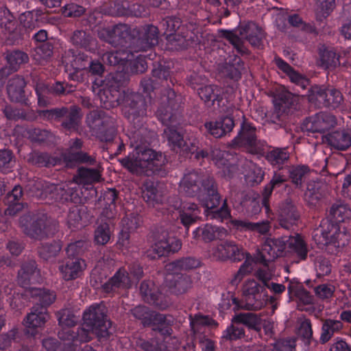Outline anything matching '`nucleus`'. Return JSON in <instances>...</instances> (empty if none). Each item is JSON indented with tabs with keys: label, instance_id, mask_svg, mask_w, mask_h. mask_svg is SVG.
Masks as SVG:
<instances>
[{
	"label": "nucleus",
	"instance_id": "1",
	"mask_svg": "<svg viewBox=\"0 0 351 351\" xmlns=\"http://www.w3.org/2000/svg\"><path fill=\"white\" fill-rule=\"evenodd\" d=\"M180 188L187 197H197L204 207L209 208L219 206L221 195L213 176H202L196 170H186L180 182Z\"/></svg>",
	"mask_w": 351,
	"mask_h": 351
},
{
	"label": "nucleus",
	"instance_id": "2",
	"mask_svg": "<svg viewBox=\"0 0 351 351\" xmlns=\"http://www.w3.org/2000/svg\"><path fill=\"white\" fill-rule=\"evenodd\" d=\"M19 223L26 236L37 241L52 237L59 230L58 222L46 213H38L32 217L24 215L20 217Z\"/></svg>",
	"mask_w": 351,
	"mask_h": 351
},
{
	"label": "nucleus",
	"instance_id": "3",
	"mask_svg": "<svg viewBox=\"0 0 351 351\" xmlns=\"http://www.w3.org/2000/svg\"><path fill=\"white\" fill-rule=\"evenodd\" d=\"M119 161L130 172L140 175L148 170L154 171L160 169L165 164V156L162 153L156 152L154 149L146 147L133 152L132 155Z\"/></svg>",
	"mask_w": 351,
	"mask_h": 351
},
{
	"label": "nucleus",
	"instance_id": "4",
	"mask_svg": "<svg viewBox=\"0 0 351 351\" xmlns=\"http://www.w3.org/2000/svg\"><path fill=\"white\" fill-rule=\"evenodd\" d=\"M124 117L134 128H141L147 115V102L145 97L138 92L123 91L121 97Z\"/></svg>",
	"mask_w": 351,
	"mask_h": 351
},
{
	"label": "nucleus",
	"instance_id": "5",
	"mask_svg": "<svg viewBox=\"0 0 351 351\" xmlns=\"http://www.w3.org/2000/svg\"><path fill=\"white\" fill-rule=\"evenodd\" d=\"M38 114L45 121L60 123L67 131L77 130L82 118V109L77 105L38 110Z\"/></svg>",
	"mask_w": 351,
	"mask_h": 351
},
{
	"label": "nucleus",
	"instance_id": "6",
	"mask_svg": "<svg viewBox=\"0 0 351 351\" xmlns=\"http://www.w3.org/2000/svg\"><path fill=\"white\" fill-rule=\"evenodd\" d=\"M84 326L90 328L99 341L108 340L114 330L108 318L107 309L102 303L90 306L83 313Z\"/></svg>",
	"mask_w": 351,
	"mask_h": 351
},
{
	"label": "nucleus",
	"instance_id": "7",
	"mask_svg": "<svg viewBox=\"0 0 351 351\" xmlns=\"http://www.w3.org/2000/svg\"><path fill=\"white\" fill-rule=\"evenodd\" d=\"M154 244L145 252L146 256L151 260L169 256L181 249L180 240L171 235L167 230L162 228H158L154 232Z\"/></svg>",
	"mask_w": 351,
	"mask_h": 351
},
{
	"label": "nucleus",
	"instance_id": "8",
	"mask_svg": "<svg viewBox=\"0 0 351 351\" xmlns=\"http://www.w3.org/2000/svg\"><path fill=\"white\" fill-rule=\"evenodd\" d=\"M218 248L223 256L233 262H239L246 258L245 262L234 274V278L231 281L232 285H237L240 282L245 276L252 271V263L254 260L251 259L250 254L245 253L243 250L239 247L234 242L225 241L219 245Z\"/></svg>",
	"mask_w": 351,
	"mask_h": 351
},
{
	"label": "nucleus",
	"instance_id": "9",
	"mask_svg": "<svg viewBox=\"0 0 351 351\" xmlns=\"http://www.w3.org/2000/svg\"><path fill=\"white\" fill-rule=\"evenodd\" d=\"M156 115L165 127L163 135L169 145L178 148L184 145L182 128L178 126V114L167 112L162 108L156 110Z\"/></svg>",
	"mask_w": 351,
	"mask_h": 351
},
{
	"label": "nucleus",
	"instance_id": "10",
	"mask_svg": "<svg viewBox=\"0 0 351 351\" xmlns=\"http://www.w3.org/2000/svg\"><path fill=\"white\" fill-rule=\"evenodd\" d=\"M307 95L310 102L321 106L335 109L343 101L342 93L334 88H322L318 86H311Z\"/></svg>",
	"mask_w": 351,
	"mask_h": 351
},
{
	"label": "nucleus",
	"instance_id": "11",
	"mask_svg": "<svg viewBox=\"0 0 351 351\" xmlns=\"http://www.w3.org/2000/svg\"><path fill=\"white\" fill-rule=\"evenodd\" d=\"M337 124L334 115L320 112L315 115L306 117L301 124V130L311 133H324Z\"/></svg>",
	"mask_w": 351,
	"mask_h": 351
},
{
	"label": "nucleus",
	"instance_id": "12",
	"mask_svg": "<svg viewBox=\"0 0 351 351\" xmlns=\"http://www.w3.org/2000/svg\"><path fill=\"white\" fill-rule=\"evenodd\" d=\"M129 313L140 322L145 328H152L167 323V315L151 309L145 305H137L131 308Z\"/></svg>",
	"mask_w": 351,
	"mask_h": 351
},
{
	"label": "nucleus",
	"instance_id": "13",
	"mask_svg": "<svg viewBox=\"0 0 351 351\" xmlns=\"http://www.w3.org/2000/svg\"><path fill=\"white\" fill-rule=\"evenodd\" d=\"M246 301V308H260L267 301V295L264 285L254 280L249 281L243 291Z\"/></svg>",
	"mask_w": 351,
	"mask_h": 351
},
{
	"label": "nucleus",
	"instance_id": "14",
	"mask_svg": "<svg viewBox=\"0 0 351 351\" xmlns=\"http://www.w3.org/2000/svg\"><path fill=\"white\" fill-rule=\"evenodd\" d=\"M292 104L293 98L289 93L278 95L274 99V110L271 117V121L284 128Z\"/></svg>",
	"mask_w": 351,
	"mask_h": 351
},
{
	"label": "nucleus",
	"instance_id": "15",
	"mask_svg": "<svg viewBox=\"0 0 351 351\" xmlns=\"http://www.w3.org/2000/svg\"><path fill=\"white\" fill-rule=\"evenodd\" d=\"M278 213L279 224L287 230L295 226L300 217L296 206L291 199H286L281 203Z\"/></svg>",
	"mask_w": 351,
	"mask_h": 351
},
{
	"label": "nucleus",
	"instance_id": "16",
	"mask_svg": "<svg viewBox=\"0 0 351 351\" xmlns=\"http://www.w3.org/2000/svg\"><path fill=\"white\" fill-rule=\"evenodd\" d=\"M27 82L23 77L15 75L8 80L7 93L11 101L28 106V97L25 88Z\"/></svg>",
	"mask_w": 351,
	"mask_h": 351
},
{
	"label": "nucleus",
	"instance_id": "17",
	"mask_svg": "<svg viewBox=\"0 0 351 351\" xmlns=\"http://www.w3.org/2000/svg\"><path fill=\"white\" fill-rule=\"evenodd\" d=\"M318 228L322 232V234L332 240L334 247H342L346 245L347 240L343 239L346 234L340 231L339 223H336L328 217L322 220Z\"/></svg>",
	"mask_w": 351,
	"mask_h": 351
},
{
	"label": "nucleus",
	"instance_id": "18",
	"mask_svg": "<svg viewBox=\"0 0 351 351\" xmlns=\"http://www.w3.org/2000/svg\"><path fill=\"white\" fill-rule=\"evenodd\" d=\"M241 38L247 40L254 47H260L262 45L263 32L262 29L253 21H244L237 27Z\"/></svg>",
	"mask_w": 351,
	"mask_h": 351
},
{
	"label": "nucleus",
	"instance_id": "19",
	"mask_svg": "<svg viewBox=\"0 0 351 351\" xmlns=\"http://www.w3.org/2000/svg\"><path fill=\"white\" fill-rule=\"evenodd\" d=\"M161 104L157 110L164 108L166 111L177 114V111L180 108L182 98L181 95L177 93L172 85L162 87L161 91Z\"/></svg>",
	"mask_w": 351,
	"mask_h": 351
},
{
	"label": "nucleus",
	"instance_id": "20",
	"mask_svg": "<svg viewBox=\"0 0 351 351\" xmlns=\"http://www.w3.org/2000/svg\"><path fill=\"white\" fill-rule=\"evenodd\" d=\"M204 126L209 134L215 138H221L232 130L234 121L231 116H222L215 121L206 122Z\"/></svg>",
	"mask_w": 351,
	"mask_h": 351
},
{
	"label": "nucleus",
	"instance_id": "21",
	"mask_svg": "<svg viewBox=\"0 0 351 351\" xmlns=\"http://www.w3.org/2000/svg\"><path fill=\"white\" fill-rule=\"evenodd\" d=\"M49 317L47 309L35 304L31 308L30 312L26 315L23 321L25 322V326L28 328L34 329L38 335L39 334L38 328H43Z\"/></svg>",
	"mask_w": 351,
	"mask_h": 351
},
{
	"label": "nucleus",
	"instance_id": "22",
	"mask_svg": "<svg viewBox=\"0 0 351 351\" xmlns=\"http://www.w3.org/2000/svg\"><path fill=\"white\" fill-rule=\"evenodd\" d=\"M23 195V189L20 185L15 186L11 191L8 193L4 199L5 204L8 206L4 211L5 215L14 216L22 211L25 206H27L26 203L21 201Z\"/></svg>",
	"mask_w": 351,
	"mask_h": 351
},
{
	"label": "nucleus",
	"instance_id": "23",
	"mask_svg": "<svg viewBox=\"0 0 351 351\" xmlns=\"http://www.w3.org/2000/svg\"><path fill=\"white\" fill-rule=\"evenodd\" d=\"M139 289L142 298L145 302L162 310L165 309L168 306L167 303L163 301L162 294L154 288L152 282L143 281Z\"/></svg>",
	"mask_w": 351,
	"mask_h": 351
},
{
	"label": "nucleus",
	"instance_id": "24",
	"mask_svg": "<svg viewBox=\"0 0 351 351\" xmlns=\"http://www.w3.org/2000/svg\"><path fill=\"white\" fill-rule=\"evenodd\" d=\"M159 32L156 26L152 24L143 26L139 30L137 45L140 50L146 51L158 43Z\"/></svg>",
	"mask_w": 351,
	"mask_h": 351
},
{
	"label": "nucleus",
	"instance_id": "25",
	"mask_svg": "<svg viewBox=\"0 0 351 351\" xmlns=\"http://www.w3.org/2000/svg\"><path fill=\"white\" fill-rule=\"evenodd\" d=\"M328 193V185L326 182L318 180L308 183L305 198L311 206H316L322 199L326 197Z\"/></svg>",
	"mask_w": 351,
	"mask_h": 351
},
{
	"label": "nucleus",
	"instance_id": "26",
	"mask_svg": "<svg viewBox=\"0 0 351 351\" xmlns=\"http://www.w3.org/2000/svg\"><path fill=\"white\" fill-rule=\"evenodd\" d=\"M131 281L128 273L122 269H119L108 282L102 285L104 291L106 293H114L119 289L130 288Z\"/></svg>",
	"mask_w": 351,
	"mask_h": 351
},
{
	"label": "nucleus",
	"instance_id": "27",
	"mask_svg": "<svg viewBox=\"0 0 351 351\" xmlns=\"http://www.w3.org/2000/svg\"><path fill=\"white\" fill-rule=\"evenodd\" d=\"M101 174L97 169L81 167L77 169V174L73 176V180L77 184H86L88 186L86 189H90V195L93 196L97 194V191L92 184L99 182Z\"/></svg>",
	"mask_w": 351,
	"mask_h": 351
},
{
	"label": "nucleus",
	"instance_id": "28",
	"mask_svg": "<svg viewBox=\"0 0 351 351\" xmlns=\"http://www.w3.org/2000/svg\"><path fill=\"white\" fill-rule=\"evenodd\" d=\"M169 292L176 295L186 293L193 286L191 277L185 274H179L166 281Z\"/></svg>",
	"mask_w": 351,
	"mask_h": 351
},
{
	"label": "nucleus",
	"instance_id": "29",
	"mask_svg": "<svg viewBox=\"0 0 351 351\" xmlns=\"http://www.w3.org/2000/svg\"><path fill=\"white\" fill-rule=\"evenodd\" d=\"M60 158L65 164V167L71 169L80 164L94 165L97 162L95 157L82 150L75 152H63Z\"/></svg>",
	"mask_w": 351,
	"mask_h": 351
},
{
	"label": "nucleus",
	"instance_id": "30",
	"mask_svg": "<svg viewBox=\"0 0 351 351\" xmlns=\"http://www.w3.org/2000/svg\"><path fill=\"white\" fill-rule=\"evenodd\" d=\"M152 71V77L160 84L162 87L172 85L174 86L177 82L173 75L170 67L165 62H158L153 64Z\"/></svg>",
	"mask_w": 351,
	"mask_h": 351
},
{
	"label": "nucleus",
	"instance_id": "31",
	"mask_svg": "<svg viewBox=\"0 0 351 351\" xmlns=\"http://www.w3.org/2000/svg\"><path fill=\"white\" fill-rule=\"evenodd\" d=\"M82 261L78 257H66L62 265L59 266V269L65 280H71L77 278L80 273L82 271Z\"/></svg>",
	"mask_w": 351,
	"mask_h": 351
},
{
	"label": "nucleus",
	"instance_id": "32",
	"mask_svg": "<svg viewBox=\"0 0 351 351\" xmlns=\"http://www.w3.org/2000/svg\"><path fill=\"white\" fill-rule=\"evenodd\" d=\"M36 270L37 264L33 259L27 260L21 264V269L18 271L17 283L25 289V293L27 289L32 288L30 287L31 280Z\"/></svg>",
	"mask_w": 351,
	"mask_h": 351
},
{
	"label": "nucleus",
	"instance_id": "33",
	"mask_svg": "<svg viewBox=\"0 0 351 351\" xmlns=\"http://www.w3.org/2000/svg\"><path fill=\"white\" fill-rule=\"evenodd\" d=\"M285 236L278 239L268 238L263 245V250L272 261L287 254V244Z\"/></svg>",
	"mask_w": 351,
	"mask_h": 351
},
{
	"label": "nucleus",
	"instance_id": "34",
	"mask_svg": "<svg viewBox=\"0 0 351 351\" xmlns=\"http://www.w3.org/2000/svg\"><path fill=\"white\" fill-rule=\"evenodd\" d=\"M261 316L254 313H239L232 317V322L246 326L249 330L260 332L264 326Z\"/></svg>",
	"mask_w": 351,
	"mask_h": 351
},
{
	"label": "nucleus",
	"instance_id": "35",
	"mask_svg": "<svg viewBox=\"0 0 351 351\" xmlns=\"http://www.w3.org/2000/svg\"><path fill=\"white\" fill-rule=\"evenodd\" d=\"M285 241L287 244V252H295L302 259L305 260L307 257L308 249L302 237L293 232L290 235H285Z\"/></svg>",
	"mask_w": 351,
	"mask_h": 351
},
{
	"label": "nucleus",
	"instance_id": "36",
	"mask_svg": "<svg viewBox=\"0 0 351 351\" xmlns=\"http://www.w3.org/2000/svg\"><path fill=\"white\" fill-rule=\"evenodd\" d=\"M27 162L38 167L49 168L60 165L62 158L60 157L51 156L47 152L34 151L28 155Z\"/></svg>",
	"mask_w": 351,
	"mask_h": 351
},
{
	"label": "nucleus",
	"instance_id": "37",
	"mask_svg": "<svg viewBox=\"0 0 351 351\" xmlns=\"http://www.w3.org/2000/svg\"><path fill=\"white\" fill-rule=\"evenodd\" d=\"M62 248V243L60 240H52L41 243L37 247L38 256L44 261H53Z\"/></svg>",
	"mask_w": 351,
	"mask_h": 351
},
{
	"label": "nucleus",
	"instance_id": "38",
	"mask_svg": "<svg viewBox=\"0 0 351 351\" xmlns=\"http://www.w3.org/2000/svg\"><path fill=\"white\" fill-rule=\"evenodd\" d=\"M226 230L211 224H206L194 231L195 237L200 239L205 243L211 242L226 234Z\"/></svg>",
	"mask_w": 351,
	"mask_h": 351
},
{
	"label": "nucleus",
	"instance_id": "39",
	"mask_svg": "<svg viewBox=\"0 0 351 351\" xmlns=\"http://www.w3.org/2000/svg\"><path fill=\"white\" fill-rule=\"evenodd\" d=\"M130 35V28L125 24H118L108 31L107 42L113 47L123 46Z\"/></svg>",
	"mask_w": 351,
	"mask_h": 351
},
{
	"label": "nucleus",
	"instance_id": "40",
	"mask_svg": "<svg viewBox=\"0 0 351 351\" xmlns=\"http://www.w3.org/2000/svg\"><path fill=\"white\" fill-rule=\"evenodd\" d=\"M255 131V128L243 123L239 134L232 141V145L237 147L256 145Z\"/></svg>",
	"mask_w": 351,
	"mask_h": 351
},
{
	"label": "nucleus",
	"instance_id": "41",
	"mask_svg": "<svg viewBox=\"0 0 351 351\" xmlns=\"http://www.w3.org/2000/svg\"><path fill=\"white\" fill-rule=\"evenodd\" d=\"M37 332L34 329L28 328L26 326L23 328H13L6 334L2 336L3 346H10L12 341L21 342L25 338L36 337Z\"/></svg>",
	"mask_w": 351,
	"mask_h": 351
},
{
	"label": "nucleus",
	"instance_id": "42",
	"mask_svg": "<svg viewBox=\"0 0 351 351\" xmlns=\"http://www.w3.org/2000/svg\"><path fill=\"white\" fill-rule=\"evenodd\" d=\"M197 93L202 100L208 106H214L215 102L218 106L223 100L221 89L215 85H206L197 88Z\"/></svg>",
	"mask_w": 351,
	"mask_h": 351
},
{
	"label": "nucleus",
	"instance_id": "43",
	"mask_svg": "<svg viewBox=\"0 0 351 351\" xmlns=\"http://www.w3.org/2000/svg\"><path fill=\"white\" fill-rule=\"evenodd\" d=\"M244 69L243 61L240 57L235 56L223 65L221 72L227 77L234 81H238L241 79L242 71Z\"/></svg>",
	"mask_w": 351,
	"mask_h": 351
},
{
	"label": "nucleus",
	"instance_id": "44",
	"mask_svg": "<svg viewBox=\"0 0 351 351\" xmlns=\"http://www.w3.org/2000/svg\"><path fill=\"white\" fill-rule=\"evenodd\" d=\"M295 339L298 343L301 341L304 344L303 348L298 347V351H309L312 341L317 343V341L313 337L312 326L309 319H305L300 324L298 331V337Z\"/></svg>",
	"mask_w": 351,
	"mask_h": 351
},
{
	"label": "nucleus",
	"instance_id": "45",
	"mask_svg": "<svg viewBox=\"0 0 351 351\" xmlns=\"http://www.w3.org/2000/svg\"><path fill=\"white\" fill-rule=\"evenodd\" d=\"M329 145L334 149L345 151L351 146V133L346 130H337L328 137Z\"/></svg>",
	"mask_w": 351,
	"mask_h": 351
},
{
	"label": "nucleus",
	"instance_id": "46",
	"mask_svg": "<svg viewBox=\"0 0 351 351\" xmlns=\"http://www.w3.org/2000/svg\"><path fill=\"white\" fill-rule=\"evenodd\" d=\"M71 41L77 48L91 51L95 49L96 39L89 32L75 30L71 36Z\"/></svg>",
	"mask_w": 351,
	"mask_h": 351
},
{
	"label": "nucleus",
	"instance_id": "47",
	"mask_svg": "<svg viewBox=\"0 0 351 351\" xmlns=\"http://www.w3.org/2000/svg\"><path fill=\"white\" fill-rule=\"evenodd\" d=\"M327 217L336 223H340L351 217V210L348 204L341 201H337L330 207L327 213Z\"/></svg>",
	"mask_w": 351,
	"mask_h": 351
},
{
	"label": "nucleus",
	"instance_id": "48",
	"mask_svg": "<svg viewBox=\"0 0 351 351\" xmlns=\"http://www.w3.org/2000/svg\"><path fill=\"white\" fill-rule=\"evenodd\" d=\"M26 295H30L32 298H38L40 306L47 308L52 304L56 298L54 291L47 289H40L33 287L27 289Z\"/></svg>",
	"mask_w": 351,
	"mask_h": 351
},
{
	"label": "nucleus",
	"instance_id": "49",
	"mask_svg": "<svg viewBox=\"0 0 351 351\" xmlns=\"http://www.w3.org/2000/svg\"><path fill=\"white\" fill-rule=\"evenodd\" d=\"M87 208L74 206L70 208L67 215V223L70 228L84 226L88 221Z\"/></svg>",
	"mask_w": 351,
	"mask_h": 351
},
{
	"label": "nucleus",
	"instance_id": "50",
	"mask_svg": "<svg viewBox=\"0 0 351 351\" xmlns=\"http://www.w3.org/2000/svg\"><path fill=\"white\" fill-rule=\"evenodd\" d=\"M342 328L343 324L339 320H335L332 319L323 320L319 342L322 344L326 343L331 339L335 332L340 331Z\"/></svg>",
	"mask_w": 351,
	"mask_h": 351
},
{
	"label": "nucleus",
	"instance_id": "51",
	"mask_svg": "<svg viewBox=\"0 0 351 351\" xmlns=\"http://www.w3.org/2000/svg\"><path fill=\"white\" fill-rule=\"evenodd\" d=\"M287 180V176L282 175L281 173L276 172L270 182L265 186L263 192L262 204L265 208L267 213L269 210V198L273 190L281 186Z\"/></svg>",
	"mask_w": 351,
	"mask_h": 351
},
{
	"label": "nucleus",
	"instance_id": "52",
	"mask_svg": "<svg viewBox=\"0 0 351 351\" xmlns=\"http://www.w3.org/2000/svg\"><path fill=\"white\" fill-rule=\"evenodd\" d=\"M200 265V261L191 256L184 257L176 259L166 265V269L169 271H176L178 270H191L198 267Z\"/></svg>",
	"mask_w": 351,
	"mask_h": 351
},
{
	"label": "nucleus",
	"instance_id": "53",
	"mask_svg": "<svg viewBox=\"0 0 351 351\" xmlns=\"http://www.w3.org/2000/svg\"><path fill=\"white\" fill-rule=\"evenodd\" d=\"M143 198L149 206L153 207L162 204L163 202V196L154 182H147L145 185Z\"/></svg>",
	"mask_w": 351,
	"mask_h": 351
},
{
	"label": "nucleus",
	"instance_id": "54",
	"mask_svg": "<svg viewBox=\"0 0 351 351\" xmlns=\"http://www.w3.org/2000/svg\"><path fill=\"white\" fill-rule=\"evenodd\" d=\"M232 224L238 229L251 230L261 234L267 233L269 230L267 221L254 223L248 221L234 220Z\"/></svg>",
	"mask_w": 351,
	"mask_h": 351
},
{
	"label": "nucleus",
	"instance_id": "55",
	"mask_svg": "<svg viewBox=\"0 0 351 351\" xmlns=\"http://www.w3.org/2000/svg\"><path fill=\"white\" fill-rule=\"evenodd\" d=\"M47 86L51 95L55 97L65 96L75 92L76 90L75 84L61 81L47 84Z\"/></svg>",
	"mask_w": 351,
	"mask_h": 351
},
{
	"label": "nucleus",
	"instance_id": "56",
	"mask_svg": "<svg viewBox=\"0 0 351 351\" xmlns=\"http://www.w3.org/2000/svg\"><path fill=\"white\" fill-rule=\"evenodd\" d=\"M187 37L188 32L181 30L167 34L166 38L172 47L176 50H182L186 49L190 44V40Z\"/></svg>",
	"mask_w": 351,
	"mask_h": 351
},
{
	"label": "nucleus",
	"instance_id": "57",
	"mask_svg": "<svg viewBox=\"0 0 351 351\" xmlns=\"http://www.w3.org/2000/svg\"><path fill=\"white\" fill-rule=\"evenodd\" d=\"M318 65L325 69H335L339 65V56L332 50L324 49L319 52Z\"/></svg>",
	"mask_w": 351,
	"mask_h": 351
},
{
	"label": "nucleus",
	"instance_id": "58",
	"mask_svg": "<svg viewBox=\"0 0 351 351\" xmlns=\"http://www.w3.org/2000/svg\"><path fill=\"white\" fill-rule=\"evenodd\" d=\"M219 32L221 36L227 39L240 54L242 56L250 54V51L243 45L242 39L234 33V31L221 29Z\"/></svg>",
	"mask_w": 351,
	"mask_h": 351
},
{
	"label": "nucleus",
	"instance_id": "59",
	"mask_svg": "<svg viewBox=\"0 0 351 351\" xmlns=\"http://www.w3.org/2000/svg\"><path fill=\"white\" fill-rule=\"evenodd\" d=\"M6 60L10 64L9 68L12 73L17 71L21 64L27 63L29 61V56L22 51L14 50L7 53Z\"/></svg>",
	"mask_w": 351,
	"mask_h": 351
},
{
	"label": "nucleus",
	"instance_id": "60",
	"mask_svg": "<svg viewBox=\"0 0 351 351\" xmlns=\"http://www.w3.org/2000/svg\"><path fill=\"white\" fill-rule=\"evenodd\" d=\"M58 325L62 328H71L76 325L77 317L69 308L61 309L56 313Z\"/></svg>",
	"mask_w": 351,
	"mask_h": 351
},
{
	"label": "nucleus",
	"instance_id": "61",
	"mask_svg": "<svg viewBox=\"0 0 351 351\" xmlns=\"http://www.w3.org/2000/svg\"><path fill=\"white\" fill-rule=\"evenodd\" d=\"M45 192L51 195V198L58 202H68V188L60 185L50 184L46 186Z\"/></svg>",
	"mask_w": 351,
	"mask_h": 351
},
{
	"label": "nucleus",
	"instance_id": "62",
	"mask_svg": "<svg viewBox=\"0 0 351 351\" xmlns=\"http://www.w3.org/2000/svg\"><path fill=\"white\" fill-rule=\"evenodd\" d=\"M130 138V145L134 148V152L143 149V148L149 147V142L144 136L145 130L143 126L139 129L135 128Z\"/></svg>",
	"mask_w": 351,
	"mask_h": 351
},
{
	"label": "nucleus",
	"instance_id": "63",
	"mask_svg": "<svg viewBox=\"0 0 351 351\" xmlns=\"http://www.w3.org/2000/svg\"><path fill=\"white\" fill-rule=\"evenodd\" d=\"M265 158L272 165H280L289 160V154L285 149L274 148L267 153Z\"/></svg>",
	"mask_w": 351,
	"mask_h": 351
},
{
	"label": "nucleus",
	"instance_id": "64",
	"mask_svg": "<svg viewBox=\"0 0 351 351\" xmlns=\"http://www.w3.org/2000/svg\"><path fill=\"white\" fill-rule=\"evenodd\" d=\"M129 55L122 51H108L104 53L102 61L110 66L123 64Z\"/></svg>",
	"mask_w": 351,
	"mask_h": 351
}]
</instances>
